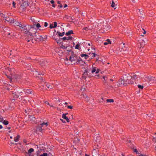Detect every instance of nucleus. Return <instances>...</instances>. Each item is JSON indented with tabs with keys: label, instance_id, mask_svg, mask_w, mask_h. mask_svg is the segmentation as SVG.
<instances>
[{
	"label": "nucleus",
	"instance_id": "nucleus-1",
	"mask_svg": "<svg viewBox=\"0 0 156 156\" xmlns=\"http://www.w3.org/2000/svg\"><path fill=\"white\" fill-rule=\"evenodd\" d=\"M30 20L31 21L30 23V27L31 28H33V33L30 32V41L33 43H35L36 42L35 39L36 38L35 37V34L36 33L37 30L35 28V25L37 23V21H36L34 17H31L30 18Z\"/></svg>",
	"mask_w": 156,
	"mask_h": 156
},
{
	"label": "nucleus",
	"instance_id": "nucleus-2",
	"mask_svg": "<svg viewBox=\"0 0 156 156\" xmlns=\"http://www.w3.org/2000/svg\"><path fill=\"white\" fill-rule=\"evenodd\" d=\"M131 76L129 74L124 75L122 78H120L118 82L119 84H123L126 86L128 84H132L134 82L133 80H130Z\"/></svg>",
	"mask_w": 156,
	"mask_h": 156
},
{
	"label": "nucleus",
	"instance_id": "nucleus-3",
	"mask_svg": "<svg viewBox=\"0 0 156 156\" xmlns=\"http://www.w3.org/2000/svg\"><path fill=\"white\" fill-rule=\"evenodd\" d=\"M69 60L72 62L73 61L76 62L74 63L75 64H81L82 65H83L85 64L84 62L82 60L80 57L75 55L74 53L73 52L72 54L70 56Z\"/></svg>",
	"mask_w": 156,
	"mask_h": 156
},
{
	"label": "nucleus",
	"instance_id": "nucleus-4",
	"mask_svg": "<svg viewBox=\"0 0 156 156\" xmlns=\"http://www.w3.org/2000/svg\"><path fill=\"white\" fill-rule=\"evenodd\" d=\"M30 70H31V72H30V73L35 77H37L38 75H43L44 74V73L43 72H38L35 69L32 70V68H30Z\"/></svg>",
	"mask_w": 156,
	"mask_h": 156
},
{
	"label": "nucleus",
	"instance_id": "nucleus-5",
	"mask_svg": "<svg viewBox=\"0 0 156 156\" xmlns=\"http://www.w3.org/2000/svg\"><path fill=\"white\" fill-rule=\"evenodd\" d=\"M22 92H19L16 90V91H12V95L15 98H18L19 96L21 95Z\"/></svg>",
	"mask_w": 156,
	"mask_h": 156
},
{
	"label": "nucleus",
	"instance_id": "nucleus-6",
	"mask_svg": "<svg viewBox=\"0 0 156 156\" xmlns=\"http://www.w3.org/2000/svg\"><path fill=\"white\" fill-rule=\"evenodd\" d=\"M5 75L7 76V77L9 79H11L13 78H15L17 80L20 77V76H18L17 75H14L12 74H11V76H8L6 74H5Z\"/></svg>",
	"mask_w": 156,
	"mask_h": 156
},
{
	"label": "nucleus",
	"instance_id": "nucleus-7",
	"mask_svg": "<svg viewBox=\"0 0 156 156\" xmlns=\"http://www.w3.org/2000/svg\"><path fill=\"white\" fill-rule=\"evenodd\" d=\"M88 71L87 69L84 70L83 73L82 75V78L84 80L86 79L87 76H88Z\"/></svg>",
	"mask_w": 156,
	"mask_h": 156
},
{
	"label": "nucleus",
	"instance_id": "nucleus-8",
	"mask_svg": "<svg viewBox=\"0 0 156 156\" xmlns=\"http://www.w3.org/2000/svg\"><path fill=\"white\" fill-rule=\"evenodd\" d=\"M22 28L23 29L25 34H27L29 32V27H28L27 28V26H23V28Z\"/></svg>",
	"mask_w": 156,
	"mask_h": 156
},
{
	"label": "nucleus",
	"instance_id": "nucleus-9",
	"mask_svg": "<svg viewBox=\"0 0 156 156\" xmlns=\"http://www.w3.org/2000/svg\"><path fill=\"white\" fill-rule=\"evenodd\" d=\"M68 114L67 113H66V114L64 113V114H62V117L64 119H66L67 122H69V119L66 116V115Z\"/></svg>",
	"mask_w": 156,
	"mask_h": 156
},
{
	"label": "nucleus",
	"instance_id": "nucleus-10",
	"mask_svg": "<svg viewBox=\"0 0 156 156\" xmlns=\"http://www.w3.org/2000/svg\"><path fill=\"white\" fill-rule=\"evenodd\" d=\"M126 142L127 145H128V146H132L134 145L130 140H127L126 141Z\"/></svg>",
	"mask_w": 156,
	"mask_h": 156
},
{
	"label": "nucleus",
	"instance_id": "nucleus-11",
	"mask_svg": "<svg viewBox=\"0 0 156 156\" xmlns=\"http://www.w3.org/2000/svg\"><path fill=\"white\" fill-rule=\"evenodd\" d=\"M73 38V37L71 36H69V37H63L62 39L64 41L66 40H72Z\"/></svg>",
	"mask_w": 156,
	"mask_h": 156
},
{
	"label": "nucleus",
	"instance_id": "nucleus-12",
	"mask_svg": "<svg viewBox=\"0 0 156 156\" xmlns=\"http://www.w3.org/2000/svg\"><path fill=\"white\" fill-rule=\"evenodd\" d=\"M44 85L47 86L48 88L49 89H51L53 87L52 84L50 85L49 84L45 83L44 84Z\"/></svg>",
	"mask_w": 156,
	"mask_h": 156
},
{
	"label": "nucleus",
	"instance_id": "nucleus-13",
	"mask_svg": "<svg viewBox=\"0 0 156 156\" xmlns=\"http://www.w3.org/2000/svg\"><path fill=\"white\" fill-rule=\"evenodd\" d=\"M20 136L19 135H17L16 137L14 138V141L15 142H17L20 140Z\"/></svg>",
	"mask_w": 156,
	"mask_h": 156
},
{
	"label": "nucleus",
	"instance_id": "nucleus-14",
	"mask_svg": "<svg viewBox=\"0 0 156 156\" xmlns=\"http://www.w3.org/2000/svg\"><path fill=\"white\" fill-rule=\"evenodd\" d=\"M30 121H31V122L32 123L33 122H34L35 121V120H36V118L34 117H33L32 116L30 115Z\"/></svg>",
	"mask_w": 156,
	"mask_h": 156
},
{
	"label": "nucleus",
	"instance_id": "nucleus-15",
	"mask_svg": "<svg viewBox=\"0 0 156 156\" xmlns=\"http://www.w3.org/2000/svg\"><path fill=\"white\" fill-rule=\"evenodd\" d=\"M73 34V32L72 30H70L67 32L66 33V36L70 35L71 34Z\"/></svg>",
	"mask_w": 156,
	"mask_h": 156
},
{
	"label": "nucleus",
	"instance_id": "nucleus-16",
	"mask_svg": "<svg viewBox=\"0 0 156 156\" xmlns=\"http://www.w3.org/2000/svg\"><path fill=\"white\" fill-rule=\"evenodd\" d=\"M89 55H90V56H89V57H90L91 59L94 58L96 55V54H95V53H89Z\"/></svg>",
	"mask_w": 156,
	"mask_h": 156
},
{
	"label": "nucleus",
	"instance_id": "nucleus-17",
	"mask_svg": "<svg viewBox=\"0 0 156 156\" xmlns=\"http://www.w3.org/2000/svg\"><path fill=\"white\" fill-rule=\"evenodd\" d=\"M106 41V42L104 43V45H107L108 44H111V42L109 39H107Z\"/></svg>",
	"mask_w": 156,
	"mask_h": 156
},
{
	"label": "nucleus",
	"instance_id": "nucleus-18",
	"mask_svg": "<svg viewBox=\"0 0 156 156\" xmlns=\"http://www.w3.org/2000/svg\"><path fill=\"white\" fill-rule=\"evenodd\" d=\"M137 75L136 74L134 75L133 76H131V79L133 80H134V81L137 79Z\"/></svg>",
	"mask_w": 156,
	"mask_h": 156
},
{
	"label": "nucleus",
	"instance_id": "nucleus-19",
	"mask_svg": "<svg viewBox=\"0 0 156 156\" xmlns=\"http://www.w3.org/2000/svg\"><path fill=\"white\" fill-rule=\"evenodd\" d=\"M82 57H85V58L86 59H88L89 57V56L86 54H82L81 55Z\"/></svg>",
	"mask_w": 156,
	"mask_h": 156
},
{
	"label": "nucleus",
	"instance_id": "nucleus-20",
	"mask_svg": "<svg viewBox=\"0 0 156 156\" xmlns=\"http://www.w3.org/2000/svg\"><path fill=\"white\" fill-rule=\"evenodd\" d=\"M30 8H31V9H30V11H31V12L34 11L36 9L35 6L33 5H31L30 6Z\"/></svg>",
	"mask_w": 156,
	"mask_h": 156
},
{
	"label": "nucleus",
	"instance_id": "nucleus-21",
	"mask_svg": "<svg viewBox=\"0 0 156 156\" xmlns=\"http://www.w3.org/2000/svg\"><path fill=\"white\" fill-rule=\"evenodd\" d=\"M57 33L58 35L59 36H63V35H64L65 34V32H63L62 33H61L59 31H58L57 32Z\"/></svg>",
	"mask_w": 156,
	"mask_h": 156
},
{
	"label": "nucleus",
	"instance_id": "nucleus-22",
	"mask_svg": "<svg viewBox=\"0 0 156 156\" xmlns=\"http://www.w3.org/2000/svg\"><path fill=\"white\" fill-rule=\"evenodd\" d=\"M23 143L24 144H24V145H27L28 144H29V141H27V140L25 139H24L23 140Z\"/></svg>",
	"mask_w": 156,
	"mask_h": 156
},
{
	"label": "nucleus",
	"instance_id": "nucleus-23",
	"mask_svg": "<svg viewBox=\"0 0 156 156\" xmlns=\"http://www.w3.org/2000/svg\"><path fill=\"white\" fill-rule=\"evenodd\" d=\"M140 47L143 48L144 46L145 45V42L144 41V40H142L141 42L140 43Z\"/></svg>",
	"mask_w": 156,
	"mask_h": 156
},
{
	"label": "nucleus",
	"instance_id": "nucleus-24",
	"mask_svg": "<svg viewBox=\"0 0 156 156\" xmlns=\"http://www.w3.org/2000/svg\"><path fill=\"white\" fill-rule=\"evenodd\" d=\"M80 45V44L79 42H78L77 44L76 45L75 48L76 49H79V47Z\"/></svg>",
	"mask_w": 156,
	"mask_h": 156
},
{
	"label": "nucleus",
	"instance_id": "nucleus-25",
	"mask_svg": "<svg viewBox=\"0 0 156 156\" xmlns=\"http://www.w3.org/2000/svg\"><path fill=\"white\" fill-rule=\"evenodd\" d=\"M106 101L108 102H113L114 101V100L113 99H107Z\"/></svg>",
	"mask_w": 156,
	"mask_h": 156
},
{
	"label": "nucleus",
	"instance_id": "nucleus-26",
	"mask_svg": "<svg viewBox=\"0 0 156 156\" xmlns=\"http://www.w3.org/2000/svg\"><path fill=\"white\" fill-rule=\"evenodd\" d=\"M3 123L5 125H7L8 124L9 122L8 121L4 120L3 122Z\"/></svg>",
	"mask_w": 156,
	"mask_h": 156
},
{
	"label": "nucleus",
	"instance_id": "nucleus-27",
	"mask_svg": "<svg viewBox=\"0 0 156 156\" xmlns=\"http://www.w3.org/2000/svg\"><path fill=\"white\" fill-rule=\"evenodd\" d=\"M137 87L140 89H142L144 88V86L143 85H137Z\"/></svg>",
	"mask_w": 156,
	"mask_h": 156
},
{
	"label": "nucleus",
	"instance_id": "nucleus-28",
	"mask_svg": "<svg viewBox=\"0 0 156 156\" xmlns=\"http://www.w3.org/2000/svg\"><path fill=\"white\" fill-rule=\"evenodd\" d=\"M13 23H14L15 25L17 26H18L19 25L20 22H18L17 21H15L13 22Z\"/></svg>",
	"mask_w": 156,
	"mask_h": 156
},
{
	"label": "nucleus",
	"instance_id": "nucleus-29",
	"mask_svg": "<svg viewBox=\"0 0 156 156\" xmlns=\"http://www.w3.org/2000/svg\"><path fill=\"white\" fill-rule=\"evenodd\" d=\"M115 2H114L113 1H112V4L111 5V6L113 8V7H115Z\"/></svg>",
	"mask_w": 156,
	"mask_h": 156
},
{
	"label": "nucleus",
	"instance_id": "nucleus-30",
	"mask_svg": "<svg viewBox=\"0 0 156 156\" xmlns=\"http://www.w3.org/2000/svg\"><path fill=\"white\" fill-rule=\"evenodd\" d=\"M41 25L39 23H37V24H36L35 25V27H36L37 28H39V27H41Z\"/></svg>",
	"mask_w": 156,
	"mask_h": 156
},
{
	"label": "nucleus",
	"instance_id": "nucleus-31",
	"mask_svg": "<svg viewBox=\"0 0 156 156\" xmlns=\"http://www.w3.org/2000/svg\"><path fill=\"white\" fill-rule=\"evenodd\" d=\"M96 68L94 67V68H93V69L92 70V71H91V72L93 73L95 72H96Z\"/></svg>",
	"mask_w": 156,
	"mask_h": 156
},
{
	"label": "nucleus",
	"instance_id": "nucleus-32",
	"mask_svg": "<svg viewBox=\"0 0 156 156\" xmlns=\"http://www.w3.org/2000/svg\"><path fill=\"white\" fill-rule=\"evenodd\" d=\"M53 26L54 28H55L57 26V23L56 22H53Z\"/></svg>",
	"mask_w": 156,
	"mask_h": 156
},
{
	"label": "nucleus",
	"instance_id": "nucleus-33",
	"mask_svg": "<svg viewBox=\"0 0 156 156\" xmlns=\"http://www.w3.org/2000/svg\"><path fill=\"white\" fill-rule=\"evenodd\" d=\"M12 4L13 7L14 8H15L16 7V2H14V1H12Z\"/></svg>",
	"mask_w": 156,
	"mask_h": 156
},
{
	"label": "nucleus",
	"instance_id": "nucleus-34",
	"mask_svg": "<svg viewBox=\"0 0 156 156\" xmlns=\"http://www.w3.org/2000/svg\"><path fill=\"white\" fill-rule=\"evenodd\" d=\"M29 90L28 89H25L24 91L26 94H28L29 92Z\"/></svg>",
	"mask_w": 156,
	"mask_h": 156
},
{
	"label": "nucleus",
	"instance_id": "nucleus-35",
	"mask_svg": "<svg viewBox=\"0 0 156 156\" xmlns=\"http://www.w3.org/2000/svg\"><path fill=\"white\" fill-rule=\"evenodd\" d=\"M39 156H48L47 153H44L43 154H41Z\"/></svg>",
	"mask_w": 156,
	"mask_h": 156
},
{
	"label": "nucleus",
	"instance_id": "nucleus-36",
	"mask_svg": "<svg viewBox=\"0 0 156 156\" xmlns=\"http://www.w3.org/2000/svg\"><path fill=\"white\" fill-rule=\"evenodd\" d=\"M134 151L135 152H136L137 154H140V153L136 149H134Z\"/></svg>",
	"mask_w": 156,
	"mask_h": 156
},
{
	"label": "nucleus",
	"instance_id": "nucleus-37",
	"mask_svg": "<svg viewBox=\"0 0 156 156\" xmlns=\"http://www.w3.org/2000/svg\"><path fill=\"white\" fill-rule=\"evenodd\" d=\"M37 130H39L40 132H41V131L42 130V127L41 126L40 127H39L38 128H37Z\"/></svg>",
	"mask_w": 156,
	"mask_h": 156
},
{
	"label": "nucleus",
	"instance_id": "nucleus-38",
	"mask_svg": "<svg viewBox=\"0 0 156 156\" xmlns=\"http://www.w3.org/2000/svg\"><path fill=\"white\" fill-rule=\"evenodd\" d=\"M67 108H68L72 109L73 108V106L71 105H68L67 106Z\"/></svg>",
	"mask_w": 156,
	"mask_h": 156
},
{
	"label": "nucleus",
	"instance_id": "nucleus-39",
	"mask_svg": "<svg viewBox=\"0 0 156 156\" xmlns=\"http://www.w3.org/2000/svg\"><path fill=\"white\" fill-rule=\"evenodd\" d=\"M5 20L8 22L10 21V20L9 17H6Z\"/></svg>",
	"mask_w": 156,
	"mask_h": 156
},
{
	"label": "nucleus",
	"instance_id": "nucleus-40",
	"mask_svg": "<svg viewBox=\"0 0 156 156\" xmlns=\"http://www.w3.org/2000/svg\"><path fill=\"white\" fill-rule=\"evenodd\" d=\"M49 27L50 29H52V28H54V26H53V25L52 24H50Z\"/></svg>",
	"mask_w": 156,
	"mask_h": 156
},
{
	"label": "nucleus",
	"instance_id": "nucleus-41",
	"mask_svg": "<svg viewBox=\"0 0 156 156\" xmlns=\"http://www.w3.org/2000/svg\"><path fill=\"white\" fill-rule=\"evenodd\" d=\"M18 26H19V27H21L22 28H23V25H22L20 23H19V25H18Z\"/></svg>",
	"mask_w": 156,
	"mask_h": 156
},
{
	"label": "nucleus",
	"instance_id": "nucleus-42",
	"mask_svg": "<svg viewBox=\"0 0 156 156\" xmlns=\"http://www.w3.org/2000/svg\"><path fill=\"white\" fill-rule=\"evenodd\" d=\"M30 32H31V33H33V28H31V27H30Z\"/></svg>",
	"mask_w": 156,
	"mask_h": 156
},
{
	"label": "nucleus",
	"instance_id": "nucleus-43",
	"mask_svg": "<svg viewBox=\"0 0 156 156\" xmlns=\"http://www.w3.org/2000/svg\"><path fill=\"white\" fill-rule=\"evenodd\" d=\"M28 153H26V154H25V156H29V150L28 151Z\"/></svg>",
	"mask_w": 156,
	"mask_h": 156
},
{
	"label": "nucleus",
	"instance_id": "nucleus-44",
	"mask_svg": "<svg viewBox=\"0 0 156 156\" xmlns=\"http://www.w3.org/2000/svg\"><path fill=\"white\" fill-rule=\"evenodd\" d=\"M100 71V70L99 69H97V70L96 71V74L98 73L99 71Z\"/></svg>",
	"mask_w": 156,
	"mask_h": 156
},
{
	"label": "nucleus",
	"instance_id": "nucleus-45",
	"mask_svg": "<svg viewBox=\"0 0 156 156\" xmlns=\"http://www.w3.org/2000/svg\"><path fill=\"white\" fill-rule=\"evenodd\" d=\"M48 24L47 22H45L44 23V26L45 27H47L48 26Z\"/></svg>",
	"mask_w": 156,
	"mask_h": 156
},
{
	"label": "nucleus",
	"instance_id": "nucleus-46",
	"mask_svg": "<svg viewBox=\"0 0 156 156\" xmlns=\"http://www.w3.org/2000/svg\"><path fill=\"white\" fill-rule=\"evenodd\" d=\"M34 151V150L33 148H30V153L33 152Z\"/></svg>",
	"mask_w": 156,
	"mask_h": 156
},
{
	"label": "nucleus",
	"instance_id": "nucleus-47",
	"mask_svg": "<svg viewBox=\"0 0 156 156\" xmlns=\"http://www.w3.org/2000/svg\"><path fill=\"white\" fill-rule=\"evenodd\" d=\"M83 29L86 31H87L88 30V29L87 27H85L83 28Z\"/></svg>",
	"mask_w": 156,
	"mask_h": 156
},
{
	"label": "nucleus",
	"instance_id": "nucleus-48",
	"mask_svg": "<svg viewBox=\"0 0 156 156\" xmlns=\"http://www.w3.org/2000/svg\"><path fill=\"white\" fill-rule=\"evenodd\" d=\"M45 125V123L43 122L41 124V127H42L44 125Z\"/></svg>",
	"mask_w": 156,
	"mask_h": 156
},
{
	"label": "nucleus",
	"instance_id": "nucleus-49",
	"mask_svg": "<svg viewBox=\"0 0 156 156\" xmlns=\"http://www.w3.org/2000/svg\"><path fill=\"white\" fill-rule=\"evenodd\" d=\"M44 103L46 104H47L49 105V103L47 101H45Z\"/></svg>",
	"mask_w": 156,
	"mask_h": 156
},
{
	"label": "nucleus",
	"instance_id": "nucleus-50",
	"mask_svg": "<svg viewBox=\"0 0 156 156\" xmlns=\"http://www.w3.org/2000/svg\"><path fill=\"white\" fill-rule=\"evenodd\" d=\"M50 2L51 4H54V1L53 0H51Z\"/></svg>",
	"mask_w": 156,
	"mask_h": 156
},
{
	"label": "nucleus",
	"instance_id": "nucleus-51",
	"mask_svg": "<svg viewBox=\"0 0 156 156\" xmlns=\"http://www.w3.org/2000/svg\"><path fill=\"white\" fill-rule=\"evenodd\" d=\"M103 78L104 79V80L106 81L107 80V77H105V76L103 77Z\"/></svg>",
	"mask_w": 156,
	"mask_h": 156
},
{
	"label": "nucleus",
	"instance_id": "nucleus-52",
	"mask_svg": "<svg viewBox=\"0 0 156 156\" xmlns=\"http://www.w3.org/2000/svg\"><path fill=\"white\" fill-rule=\"evenodd\" d=\"M58 7H60V8H62V5L61 4H60L58 5Z\"/></svg>",
	"mask_w": 156,
	"mask_h": 156
},
{
	"label": "nucleus",
	"instance_id": "nucleus-53",
	"mask_svg": "<svg viewBox=\"0 0 156 156\" xmlns=\"http://www.w3.org/2000/svg\"><path fill=\"white\" fill-rule=\"evenodd\" d=\"M142 29L144 31V34H145L146 33V31L143 28H142Z\"/></svg>",
	"mask_w": 156,
	"mask_h": 156
},
{
	"label": "nucleus",
	"instance_id": "nucleus-54",
	"mask_svg": "<svg viewBox=\"0 0 156 156\" xmlns=\"http://www.w3.org/2000/svg\"><path fill=\"white\" fill-rule=\"evenodd\" d=\"M95 150H96V148H94V150L93 151V153H94L95 152L94 151H95Z\"/></svg>",
	"mask_w": 156,
	"mask_h": 156
},
{
	"label": "nucleus",
	"instance_id": "nucleus-55",
	"mask_svg": "<svg viewBox=\"0 0 156 156\" xmlns=\"http://www.w3.org/2000/svg\"><path fill=\"white\" fill-rule=\"evenodd\" d=\"M57 3H58V4H61V2H60V1H58L57 2Z\"/></svg>",
	"mask_w": 156,
	"mask_h": 156
},
{
	"label": "nucleus",
	"instance_id": "nucleus-56",
	"mask_svg": "<svg viewBox=\"0 0 156 156\" xmlns=\"http://www.w3.org/2000/svg\"><path fill=\"white\" fill-rule=\"evenodd\" d=\"M67 6V4H65L64 6V7L66 8Z\"/></svg>",
	"mask_w": 156,
	"mask_h": 156
},
{
	"label": "nucleus",
	"instance_id": "nucleus-57",
	"mask_svg": "<svg viewBox=\"0 0 156 156\" xmlns=\"http://www.w3.org/2000/svg\"><path fill=\"white\" fill-rule=\"evenodd\" d=\"M61 120L62 121V122H63V123H65V121H63V119H61Z\"/></svg>",
	"mask_w": 156,
	"mask_h": 156
},
{
	"label": "nucleus",
	"instance_id": "nucleus-58",
	"mask_svg": "<svg viewBox=\"0 0 156 156\" xmlns=\"http://www.w3.org/2000/svg\"><path fill=\"white\" fill-rule=\"evenodd\" d=\"M2 125H0V129H2Z\"/></svg>",
	"mask_w": 156,
	"mask_h": 156
},
{
	"label": "nucleus",
	"instance_id": "nucleus-59",
	"mask_svg": "<svg viewBox=\"0 0 156 156\" xmlns=\"http://www.w3.org/2000/svg\"><path fill=\"white\" fill-rule=\"evenodd\" d=\"M45 125H46V126H48V123H45Z\"/></svg>",
	"mask_w": 156,
	"mask_h": 156
},
{
	"label": "nucleus",
	"instance_id": "nucleus-60",
	"mask_svg": "<svg viewBox=\"0 0 156 156\" xmlns=\"http://www.w3.org/2000/svg\"><path fill=\"white\" fill-rule=\"evenodd\" d=\"M11 128V127H7V129H10Z\"/></svg>",
	"mask_w": 156,
	"mask_h": 156
},
{
	"label": "nucleus",
	"instance_id": "nucleus-61",
	"mask_svg": "<svg viewBox=\"0 0 156 156\" xmlns=\"http://www.w3.org/2000/svg\"><path fill=\"white\" fill-rule=\"evenodd\" d=\"M49 105L50 106V107H53V106L52 105H50V104Z\"/></svg>",
	"mask_w": 156,
	"mask_h": 156
},
{
	"label": "nucleus",
	"instance_id": "nucleus-62",
	"mask_svg": "<svg viewBox=\"0 0 156 156\" xmlns=\"http://www.w3.org/2000/svg\"><path fill=\"white\" fill-rule=\"evenodd\" d=\"M52 6L54 7H55V5L54 4H53L52 5Z\"/></svg>",
	"mask_w": 156,
	"mask_h": 156
},
{
	"label": "nucleus",
	"instance_id": "nucleus-63",
	"mask_svg": "<svg viewBox=\"0 0 156 156\" xmlns=\"http://www.w3.org/2000/svg\"><path fill=\"white\" fill-rule=\"evenodd\" d=\"M87 45H88V46H90V43H88Z\"/></svg>",
	"mask_w": 156,
	"mask_h": 156
},
{
	"label": "nucleus",
	"instance_id": "nucleus-64",
	"mask_svg": "<svg viewBox=\"0 0 156 156\" xmlns=\"http://www.w3.org/2000/svg\"><path fill=\"white\" fill-rule=\"evenodd\" d=\"M140 156H145L144 155H143V154H140Z\"/></svg>",
	"mask_w": 156,
	"mask_h": 156
}]
</instances>
